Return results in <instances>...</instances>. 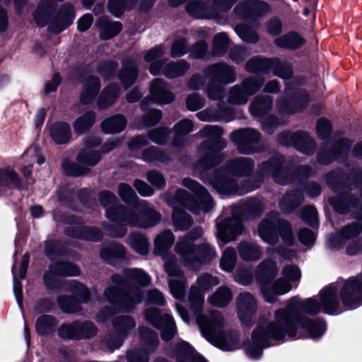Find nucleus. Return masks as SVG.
<instances>
[{
    "mask_svg": "<svg viewBox=\"0 0 362 362\" xmlns=\"http://www.w3.org/2000/svg\"><path fill=\"white\" fill-rule=\"evenodd\" d=\"M362 303V275L349 279L338 288L329 285L322 289L317 296L301 301L299 298H291L285 309L275 313V320L268 322L259 320L253 331L252 341L245 348L247 355L253 359L259 358L264 348L273 345L272 341L283 339L286 334L293 339L310 337L315 339L325 331L324 321L311 322L301 317L302 313L317 315L320 312L329 315L341 313L344 307L352 309Z\"/></svg>",
    "mask_w": 362,
    "mask_h": 362,
    "instance_id": "f257e3e1",
    "label": "nucleus"
},
{
    "mask_svg": "<svg viewBox=\"0 0 362 362\" xmlns=\"http://www.w3.org/2000/svg\"><path fill=\"white\" fill-rule=\"evenodd\" d=\"M218 277L204 274L197 278V285L191 287L189 295L190 309L197 315V322L203 336L212 344L223 351H232L238 346V336L234 333L222 332L223 318L218 311H212L209 316L198 315L202 310L204 298L203 292L218 285Z\"/></svg>",
    "mask_w": 362,
    "mask_h": 362,
    "instance_id": "f03ea898",
    "label": "nucleus"
},
{
    "mask_svg": "<svg viewBox=\"0 0 362 362\" xmlns=\"http://www.w3.org/2000/svg\"><path fill=\"white\" fill-rule=\"evenodd\" d=\"M112 281L114 285L106 288L103 297L98 299L100 304L107 302L110 305V307L105 306L99 311L96 317L98 322H105L113 313L132 311L136 305L142 300V294L139 288L132 289L127 293H122L121 287L123 286V279L119 275H113Z\"/></svg>",
    "mask_w": 362,
    "mask_h": 362,
    "instance_id": "7ed1b4c3",
    "label": "nucleus"
},
{
    "mask_svg": "<svg viewBox=\"0 0 362 362\" xmlns=\"http://www.w3.org/2000/svg\"><path fill=\"white\" fill-rule=\"evenodd\" d=\"M263 211L262 205H230L225 207L216 223L218 238L224 243L235 240L243 233V221L257 218Z\"/></svg>",
    "mask_w": 362,
    "mask_h": 362,
    "instance_id": "20e7f679",
    "label": "nucleus"
},
{
    "mask_svg": "<svg viewBox=\"0 0 362 362\" xmlns=\"http://www.w3.org/2000/svg\"><path fill=\"white\" fill-rule=\"evenodd\" d=\"M107 218L110 221H122L139 228H150L158 224L160 215L146 205H105Z\"/></svg>",
    "mask_w": 362,
    "mask_h": 362,
    "instance_id": "39448f33",
    "label": "nucleus"
},
{
    "mask_svg": "<svg viewBox=\"0 0 362 362\" xmlns=\"http://www.w3.org/2000/svg\"><path fill=\"white\" fill-rule=\"evenodd\" d=\"M202 234V230L197 228L192 234L181 238L175 246L176 252L185 265L191 269H196L200 264L207 262L216 256V250L209 244L194 245V241Z\"/></svg>",
    "mask_w": 362,
    "mask_h": 362,
    "instance_id": "423d86ee",
    "label": "nucleus"
},
{
    "mask_svg": "<svg viewBox=\"0 0 362 362\" xmlns=\"http://www.w3.org/2000/svg\"><path fill=\"white\" fill-rule=\"evenodd\" d=\"M258 232L263 241L269 245H276L279 235L283 242L291 246L294 243V236L291 225L285 220L281 219L277 213L272 212L267 215L259 226Z\"/></svg>",
    "mask_w": 362,
    "mask_h": 362,
    "instance_id": "0eeeda50",
    "label": "nucleus"
},
{
    "mask_svg": "<svg viewBox=\"0 0 362 362\" xmlns=\"http://www.w3.org/2000/svg\"><path fill=\"white\" fill-rule=\"evenodd\" d=\"M165 53L166 48L163 45L156 46L146 53L144 59L150 63L149 71L151 74H163L169 78H173L182 76L188 71L189 66L183 60L165 64Z\"/></svg>",
    "mask_w": 362,
    "mask_h": 362,
    "instance_id": "6e6552de",
    "label": "nucleus"
},
{
    "mask_svg": "<svg viewBox=\"0 0 362 362\" xmlns=\"http://www.w3.org/2000/svg\"><path fill=\"white\" fill-rule=\"evenodd\" d=\"M204 74L210 79L207 86V94L209 98L213 100H218L223 97L221 83H230L235 78L234 71L223 63L209 66L205 70Z\"/></svg>",
    "mask_w": 362,
    "mask_h": 362,
    "instance_id": "1a4fd4ad",
    "label": "nucleus"
},
{
    "mask_svg": "<svg viewBox=\"0 0 362 362\" xmlns=\"http://www.w3.org/2000/svg\"><path fill=\"white\" fill-rule=\"evenodd\" d=\"M361 230V226L356 223L344 226L340 233L329 238L328 247L332 250H339L346 247L348 255H356L362 250V245L358 240H354Z\"/></svg>",
    "mask_w": 362,
    "mask_h": 362,
    "instance_id": "9d476101",
    "label": "nucleus"
},
{
    "mask_svg": "<svg viewBox=\"0 0 362 362\" xmlns=\"http://www.w3.org/2000/svg\"><path fill=\"white\" fill-rule=\"evenodd\" d=\"M235 0H193L187 6V12L196 18H215L229 9Z\"/></svg>",
    "mask_w": 362,
    "mask_h": 362,
    "instance_id": "9b49d317",
    "label": "nucleus"
},
{
    "mask_svg": "<svg viewBox=\"0 0 362 362\" xmlns=\"http://www.w3.org/2000/svg\"><path fill=\"white\" fill-rule=\"evenodd\" d=\"M164 269L169 276V287L172 295L177 299L185 296L187 286L183 272L177 263L176 257L173 255H163Z\"/></svg>",
    "mask_w": 362,
    "mask_h": 362,
    "instance_id": "f8f14e48",
    "label": "nucleus"
},
{
    "mask_svg": "<svg viewBox=\"0 0 362 362\" xmlns=\"http://www.w3.org/2000/svg\"><path fill=\"white\" fill-rule=\"evenodd\" d=\"M144 317L154 327L161 330V337L165 341L170 340L176 332L175 324L169 315H161L156 308H148Z\"/></svg>",
    "mask_w": 362,
    "mask_h": 362,
    "instance_id": "ddd939ff",
    "label": "nucleus"
},
{
    "mask_svg": "<svg viewBox=\"0 0 362 362\" xmlns=\"http://www.w3.org/2000/svg\"><path fill=\"white\" fill-rule=\"evenodd\" d=\"M267 69H272L275 75L284 78L292 74L291 67L279 59L267 60L255 58L246 64V69L250 72L265 71Z\"/></svg>",
    "mask_w": 362,
    "mask_h": 362,
    "instance_id": "4468645a",
    "label": "nucleus"
},
{
    "mask_svg": "<svg viewBox=\"0 0 362 362\" xmlns=\"http://www.w3.org/2000/svg\"><path fill=\"white\" fill-rule=\"evenodd\" d=\"M263 84V79L260 76L250 78L243 83V88L234 86L228 98L229 103L236 105L245 104L247 101L248 95L256 93Z\"/></svg>",
    "mask_w": 362,
    "mask_h": 362,
    "instance_id": "2eb2a0df",
    "label": "nucleus"
},
{
    "mask_svg": "<svg viewBox=\"0 0 362 362\" xmlns=\"http://www.w3.org/2000/svg\"><path fill=\"white\" fill-rule=\"evenodd\" d=\"M238 315L242 324L250 326L257 310V300L250 293H242L236 299Z\"/></svg>",
    "mask_w": 362,
    "mask_h": 362,
    "instance_id": "dca6fc26",
    "label": "nucleus"
},
{
    "mask_svg": "<svg viewBox=\"0 0 362 362\" xmlns=\"http://www.w3.org/2000/svg\"><path fill=\"white\" fill-rule=\"evenodd\" d=\"M76 284V291L74 292V298L67 296H61L58 303L61 309L67 313H75L80 310L79 303L88 301L90 293L82 284Z\"/></svg>",
    "mask_w": 362,
    "mask_h": 362,
    "instance_id": "f3484780",
    "label": "nucleus"
},
{
    "mask_svg": "<svg viewBox=\"0 0 362 362\" xmlns=\"http://www.w3.org/2000/svg\"><path fill=\"white\" fill-rule=\"evenodd\" d=\"M78 273V269L71 263H56L51 265L49 270L45 272L44 275L45 284L49 288H54L57 286L59 276H76Z\"/></svg>",
    "mask_w": 362,
    "mask_h": 362,
    "instance_id": "a211bd4d",
    "label": "nucleus"
},
{
    "mask_svg": "<svg viewBox=\"0 0 362 362\" xmlns=\"http://www.w3.org/2000/svg\"><path fill=\"white\" fill-rule=\"evenodd\" d=\"M232 141L237 145L242 153H251L255 151L254 145L259 139V134L252 129H245L233 132Z\"/></svg>",
    "mask_w": 362,
    "mask_h": 362,
    "instance_id": "6ab92c4d",
    "label": "nucleus"
},
{
    "mask_svg": "<svg viewBox=\"0 0 362 362\" xmlns=\"http://www.w3.org/2000/svg\"><path fill=\"white\" fill-rule=\"evenodd\" d=\"M112 325L119 334V339L112 344L110 341L107 342V346L111 349H118L122 344L123 338L128 334L129 331L136 327V322L129 315H120L112 320Z\"/></svg>",
    "mask_w": 362,
    "mask_h": 362,
    "instance_id": "aec40b11",
    "label": "nucleus"
},
{
    "mask_svg": "<svg viewBox=\"0 0 362 362\" xmlns=\"http://www.w3.org/2000/svg\"><path fill=\"white\" fill-rule=\"evenodd\" d=\"M74 19V9L71 4H64L59 9L57 17L51 22L49 29L59 33L72 24Z\"/></svg>",
    "mask_w": 362,
    "mask_h": 362,
    "instance_id": "412c9836",
    "label": "nucleus"
},
{
    "mask_svg": "<svg viewBox=\"0 0 362 362\" xmlns=\"http://www.w3.org/2000/svg\"><path fill=\"white\" fill-rule=\"evenodd\" d=\"M149 100L157 104H166L174 100V95L163 80L156 78L151 84Z\"/></svg>",
    "mask_w": 362,
    "mask_h": 362,
    "instance_id": "4be33fe9",
    "label": "nucleus"
},
{
    "mask_svg": "<svg viewBox=\"0 0 362 362\" xmlns=\"http://www.w3.org/2000/svg\"><path fill=\"white\" fill-rule=\"evenodd\" d=\"M222 130L216 126H206L201 132L200 134L203 137H206L209 141L203 143L199 148L200 151H206L207 154L214 152L213 145L215 142L220 143L219 148H223L226 146V142L221 140Z\"/></svg>",
    "mask_w": 362,
    "mask_h": 362,
    "instance_id": "5701e85b",
    "label": "nucleus"
},
{
    "mask_svg": "<svg viewBox=\"0 0 362 362\" xmlns=\"http://www.w3.org/2000/svg\"><path fill=\"white\" fill-rule=\"evenodd\" d=\"M211 185L221 194H243L255 189L257 187H251L248 189H240L235 182L230 178L221 177L210 181Z\"/></svg>",
    "mask_w": 362,
    "mask_h": 362,
    "instance_id": "b1692460",
    "label": "nucleus"
},
{
    "mask_svg": "<svg viewBox=\"0 0 362 362\" xmlns=\"http://www.w3.org/2000/svg\"><path fill=\"white\" fill-rule=\"evenodd\" d=\"M21 178L10 166L0 168V195L11 189L21 187Z\"/></svg>",
    "mask_w": 362,
    "mask_h": 362,
    "instance_id": "393cba45",
    "label": "nucleus"
},
{
    "mask_svg": "<svg viewBox=\"0 0 362 362\" xmlns=\"http://www.w3.org/2000/svg\"><path fill=\"white\" fill-rule=\"evenodd\" d=\"M100 144V141L95 138L88 139L86 147L77 156L78 162L82 165L92 166L98 163L100 158L99 153L93 149Z\"/></svg>",
    "mask_w": 362,
    "mask_h": 362,
    "instance_id": "a878e982",
    "label": "nucleus"
},
{
    "mask_svg": "<svg viewBox=\"0 0 362 362\" xmlns=\"http://www.w3.org/2000/svg\"><path fill=\"white\" fill-rule=\"evenodd\" d=\"M49 134L52 139L58 144H64L71 140V130L70 125L64 122H58L49 128Z\"/></svg>",
    "mask_w": 362,
    "mask_h": 362,
    "instance_id": "bb28decb",
    "label": "nucleus"
},
{
    "mask_svg": "<svg viewBox=\"0 0 362 362\" xmlns=\"http://www.w3.org/2000/svg\"><path fill=\"white\" fill-rule=\"evenodd\" d=\"M269 10V6L263 1H248L235 8L238 15L247 18L252 16H259Z\"/></svg>",
    "mask_w": 362,
    "mask_h": 362,
    "instance_id": "cd10ccee",
    "label": "nucleus"
},
{
    "mask_svg": "<svg viewBox=\"0 0 362 362\" xmlns=\"http://www.w3.org/2000/svg\"><path fill=\"white\" fill-rule=\"evenodd\" d=\"M291 288V284L286 279L280 278L273 284L272 291L264 287L262 288V292L266 301L274 303L276 300L275 295H284L288 293Z\"/></svg>",
    "mask_w": 362,
    "mask_h": 362,
    "instance_id": "c85d7f7f",
    "label": "nucleus"
},
{
    "mask_svg": "<svg viewBox=\"0 0 362 362\" xmlns=\"http://www.w3.org/2000/svg\"><path fill=\"white\" fill-rule=\"evenodd\" d=\"M278 272L276 264L271 259L262 262L257 267L256 276L258 281L264 284L272 280Z\"/></svg>",
    "mask_w": 362,
    "mask_h": 362,
    "instance_id": "c756f323",
    "label": "nucleus"
},
{
    "mask_svg": "<svg viewBox=\"0 0 362 362\" xmlns=\"http://www.w3.org/2000/svg\"><path fill=\"white\" fill-rule=\"evenodd\" d=\"M233 293L227 286H220L208 298V302L213 306L224 308L227 306L233 299Z\"/></svg>",
    "mask_w": 362,
    "mask_h": 362,
    "instance_id": "7c9ffc66",
    "label": "nucleus"
},
{
    "mask_svg": "<svg viewBox=\"0 0 362 362\" xmlns=\"http://www.w3.org/2000/svg\"><path fill=\"white\" fill-rule=\"evenodd\" d=\"M100 89L99 81L97 78L90 76L83 82V90L81 94V102L83 104L90 103L95 97Z\"/></svg>",
    "mask_w": 362,
    "mask_h": 362,
    "instance_id": "2f4dec72",
    "label": "nucleus"
},
{
    "mask_svg": "<svg viewBox=\"0 0 362 362\" xmlns=\"http://www.w3.org/2000/svg\"><path fill=\"white\" fill-rule=\"evenodd\" d=\"M240 257L246 261L258 260L262 255V248L255 243L241 242L238 247Z\"/></svg>",
    "mask_w": 362,
    "mask_h": 362,
    "instance_id": "473e14b6",
    "label": "nucleus"
},
{
    "mask_svg": "<svg viewBox=\"0 0 362 362\" xmlns=\"http://www.w3.org/2000/svg\"><path fill=\"white\" fill-rule=\"evenodd\" d=\"M100 29V37L103 40H108L117 35L122 30L119 22H110L106 18H101L97 23Z\"/></svg>",
    "mask_w": 362,
    "mask_h": 362,
    "instance_id": "72a5a7b5",
    "label": "nucleus"
},
{
    "mask_svg": "<svg viewBox=\"0 0 362 362\" xmlns=\"http://www.w3.org/2000/svg\"><path fill=\"white\" fill-rule=\"evenodd\" d=\"M126 125L127 120L124 116L117 115L103 121L101 127L105 133L116 134L124 130Z\"/></svg>",
    "mask_w": 362,
    "mask_h": 362,
    "instance_id": "f704fd0d",
    "label": "nucleus"
},
{
    "mask_svg": "<svg viewBox=\"0 0 362 362\" xmlns=\"http://www.w3.org/2000/svg\"><path fill=\"white\" fill-rule=\"evenodd\" d=\"M304 39L296 33H290L275 40V44L279 47L294 49L302 46Z\"/></svg>",
    "mask_w": 362,
    "mask_h": 362,
    "instance_id": "c9c22d12",
    "label": "nucleus"
},
{
    "mask_svg": "<svg viewBox=\"0 0 362 362\" xmlns=\"http://www.w3.org/2000/svg\"><path fill=\"white\" fill-rule=\"evenodd\" d=\"M120 93L119 87L116 85H110L106 87L98 101V105L100 109H105L110 106L118 98Z\"/></svg>",
    "mask_w": 362,
    "mask_h": 362,
    "instance_id": "e433bc0d",
    "label": "nucleus"
},
{
    "mask_svg": "<svg viewBox=\"0 0 362 362\" xmlns=\"http://www.w3.org/2000/svg\"><path fill=\"white\" fill-rule=\"evenodd\" d=\"M174 240L175 238L171 231H163L155 239V252L158 255H163L172 246Z\"/></svg>",
    "mask_w": 362,
    "mask_h": 362,
    "instance_id": "4c0bfd02",
    "label": "nucleus"
},
{
    "mask_svg": "<svg viewBox=\"0 0 362 362\" xmlns=\"http://www.w3.org/2000/svg\"><path fill=\"white\" fill-rule=\"evenodd\" d=\"M95 114L88 111L78 117L73 123L74 131L77 134H82L88 131L95 122Z\"/></svg>",
    "mask_w": 362,
    "mask_h": 362,
    "instance_id": "58836bf2",
    "label": "nucleus"
},
{
    "mask_svg": "<svg viewBox=\"0 0 362 362\" xmlns=\"http://www.w3.org/2000/svg\"><path fill=\"white\" fill-rule=\"evenodd\" d=\"M182 184L200 197L202 204H211L213 202L211 196L197 182L190 178H185L182 180Z\"/></svg>",
    "mask_w": 362,
    "mask_h": 362,
    "instance_id": "ea45409f",
    "label": "nucleus"
},
{
    "mask_svg": "<svg viewBox=\"0 0 362 362\" xmlns=\"http://www.w3.org/2000/svg\"><path fill=\"white\" fill-rule=\"evenodd\" d=\"M254 168V163L249 158L240 157L232 160L230 169L235 175H246L249 174Z\"/></svg>",
    "mask_w": 362,
    "mask_h": 362,
    "instance_id": "a19ab883",
    "label": "nucleus"
},
{
    "mask_svg": "<svg viewBox=\"0 0 362 362\" xmlns=\"http://www.w3.org/2000/svg\"><path fill=\"white\" fill-rule=\"evenodd\" d=\"M177 362H206V361L195 354L187 343L183 342L180 346Z\"/></svg>",
    "mask_w": 362,
    "mask_h": 362,
    "instance_id": "79ce46f5",
    "label": "nucleus"
},
{
    "mask_svg": "<svg viewBox=\"0 0 362 362\" xmlns=\"http://www.w3.org/2000/svg\"><path fill=\"white\" fill-rule=\"evenodd\" d=\"M57 324L56 320L52 316L42 315L36 321V331L40 335H47L54 330Z\"/></svg>",
    "mask_w": 362,
    "mask_h": 362,
    "instance_id": "37998d69",
    "label": "nucleus"
},
{
    "mask_svg": "<svg viewBox=\"0 0 362 362\" xmlns=\"http://www.w3.org/2000/svg\"><path fill=\"white\" fill-rule=\"evenodd\" d=\"M293 141L296 143V148L304 153H310L314 150V143L313 139L307 133L299 132L293 136Z\"/></svg>",
    "mask_w": 362,
    "mask_h": 362,
    "instance_id": "c03bdc74",
    "label": "nucleus"
},
{
    "mask_svg": "<svg viewBox=\"0 0 362 362\" xmlns=\"http://www.w3.org/2000/svg\"><path fill=\"white\" fill-rule=\"evenodd\" d=\"M173 222L177 230H185L192 226V220L184 210L176 208L173 213Z\"/></svg>",
    "mask_w": 362,
    "mask_h": 362,
    "instance_id": "a18cd8bd",
    "label": "nucleus"
},
{
    "mask_svg": "<svg viewBox=\"0 0 362 362\" xmlns=\"http://www.w3.org/2000/svg\"><path fill=\"white\" fill-rule=\"evenodd\" d=\"M237 255L235 250L232 247L226 248L221 259V267L226 272H230L233 270L236 264Z\"/></svg>",
    "mask_w": 362,
    "mask_h": 362,
    "instance_id": "49530a36",
    "label": "nucleus"
},
{
    "mask_svg": "<svg viewBox=\"0 0 362 362\" xmlns=\"http://www.w3.org/2000/svg\"><path fill=\"white\" fill-rule=\"evenodd\" d=\"M262 171L270 173L274 180L281 185H285L287 182L281 180L279 175L282 173L281 165L277 159H272L262 165Z\"/></svg>",
    "mask_w": 362,
    "mask_h": 362,
    "instance_id": "de8ad7c7",
    "label": "nucleus"
},
{
    "mask_svg": "<svg viewBox=\"0 0 362 362\" xmlns=\"http://www.w3.org/2000/svg\"><path fill=\"white\" fill-rule=\"evenodd\" d=\"M270 97L256 98L250 106V112L254 115H261L272 107Z\"/></svg>",
    "mask_w": 362,
    "mask_h": 362,
    "instance_id": "09e8293b",
    "label": "nucleus"
},
{
    "mask_svg": "<svg viewBox=\"0 0 362 362\" xmlns=\"http://www.w3.org/2000/svg\"><path fill=\"white\" fill-rule=\"evenodd\" d=\"M77 339H87L95 336L97 333V328L91 322L76 321Z\"/></svg>",
    "mask_w": 362,
    "mask_h": 362,
    "instance_id": "8fccbe9b",
    "label": "nucleus"
},
{
    "mask_svg": "<svg viewBox=\"0 0 362 362\" xmlns=\"http://www.w3.org/2000/svg\"><path fill=\"white\" fill-rule=\"evenodd\" d=\"M52 6L50 0H42L34 13V18L36 23L40 26H43L47 21V14L49 9Z\"/></svg>",
    "mask_w": 362,
    "mask_h": 362,
    "instance_id": "3c124183",
    "label": "nucleus"
},
{
    "mask_svg": "<svg viewBox=\"0 0 362 362\" xmlns=\"http://www.w3.org/2000/svg\"><path fill=\"white\" fill-rule=\"evenodd\" d=\"M129 245L132 248L141 255H146L148 251V244L141 234H132L129 238Z\"/></svg>",
    "mask_w": 362,
    "mask_h": 362,
    "instance_id": "603ef678",
    "label": "nucleus"
},
{
    "mask_svg": "<svg viewBox=\"0 0 362 362\" xmlns=\"http://www.w3.org/2000/svg\"><path fill=\"white\" fill-rule=\"evenodd\" d=\"M134 0H110L109 11L116 17H119L126 8L133 6Z\"/></svg>",
    "mask_w": 362,
    "mask_h": 362,
    "instance_id": "864d4df0",
    "label": "nucleus"
},
{
    "mask_svg": "<svg viewBox=\"0 0 362 362\" xmlns=\"http://www.w3.org/2000/svg\"><path fill=\"white\" fill-rule=\"evenodd\" d=\"M137 78V71L133 64L125 66L122 70L119 78L125 88L131 86Z\"/></svg>",
    "mask_w": 362,
    "mask_h": 362,
    "instance_id": "5fc2aeb1",
    "label": "nucleus"
},
{
    "mask_svg": "<svg viewBox=\"0 0 362 362\" xmlns=\"http://www.w3.org/2000/svg\"><path fill=\"white\" fill-rule=\"evenodd\" d=\"M125 275L132 281L137 282L141 285L146 286L150 283V276L139 269H129L125 271Z\"/></svg>",
    "mask_w": 362,
    "mask_h": 362,
    "instance_id": "6e6d98bb",
    "label": "nucleus"
},
{
    "mask_svg": "<svg viewBox=\"0 0 362 362\" xmlns=\"http://www.w3.org/2000/svg\"><path fill=\"white\" fill-rule=\"evenodd\" d=\"M81 163H74L68 160H64L62 163L64 172L71 176L77 177L85 175L88 173V169L86 167H82Z\"/></svg>",
    "mask_w": 362,
    "mask_h": 362,
    "instance_id": "4d7b16f0",
    "label": "nucleus"
},
{
    "mask_svg": "<svg viewBox=\"0 0 362 362\" xmlns=\"http://www.w3.org/2000/svg\"><path fill=\"white\" fill-rule=\"evenodd\" d=\"M23 160L25 163H30L36 161L39 165L44 163L45 159L40 152V149L36 146H31L23 154Z\"/></svg>",
    "mask_w": 362,
    "mask_h": 362,
    "instance_id": "13d9d810",
    "label": "nucleus"
},
{
    "mask_svg": "<svg viewBox=\"0 0 362 362\" xmlns=\"http://www.w3.org/2000/svg\"><path fill=\"white\" fill-rule=\"evenodd\" d=\"M228 39L226 33H221L214 37L213 52L215 55L223 54L228 47Z\"/></svg>",
    "mask_w": 362,
    "mask_h": 362,
    "instance_id": "bf43d9fd",
    "label": "nucleus"
},
{
    "mask_svg": "<svg viewBox=\"0 0 362 362\" xmlns=\"http://www.w3.org/2000/svg\"><path fill=\"white\" fill-rule=\"evenodd\" d=\"M235 32L245 42L254 43L258 40V36L256 33L244 25H237L235 28Z\"/></svg>",
    "mask_w": 362,
    "mask_h": 362,
    "instance_id": "052dcab7",
    "label": "nucleus"
},
{
    "mask_svg": "<svg viewBox=\"0 0 362 362\" xmlns=\"http://www.w3.org/2000/svg\"><path fill=\"white\" fill-rule=\"evenodd\" d=\"M76 321L71 324L62 325L58 329L59 336L64 339H77Z\"/></svg>",
    "mask_w": 362,
    "mask_h": 362,
    "instance_id": "680f3d73",
    "label": "nucleus"
},
{
    "mask_svg": "<svg viewBox=\"0 0 362 362\" xmlns=\"http://www.w3.org/2000/svg\"><path fill=\"white\" fill-rule=\"evenodd\" d=\"M123 252V246L112 243L110 247H105L100 251V257L106 261H110L112 257L122 255Z\"/></svg>",
    "mask_w": 362,
    "mask_h": 362,
    "instance_id": "e2e57ef3",
    "label": "nucleus"
},
{
    "mask_svg": "<svg viewBox=\"0 0 362 362\" xmlns=\"http://www.w3.org/2000/svg\"><path fill=\"white\" fill-rule=\"evenodd\" d=\"M139 332L142 340L148 344L151 349H153L156 346L158 339L154 332L146 327H141Z\"/></svg>",
    "mask_w": 362,
    "mask_h": 362,
    "instance_id": "0e129e2a",
    "label": "nucleus"
},
{
    "mask_svg": "<svg viewBox=\"0 0 362 362\" xmlns=\"http://www.w3.org/2000/svg\"><path fill=\"white\" fill-rule=\"evenodd\" d=\"M67 233L73 237L83 238L91 241H97L101 238L100 231L95 228H86L83 230V232L80 234L78 233H69L68 231Z\"/></svg>",
    "mask_w": 362,
    "mask_h": 362,
    "instance_id": "69168bd1",
    "label": "nucleus"
},
{
    "mask_svg": "<svg viewBox=\"0 0 362 362\" xmlns=\"http://www.w3.org/2000/svg\"><path fill=\"white\" fill-rule=\"evenodd\" d=\"M282 274L286 281L296 282L300 279L301 273L298 267L294 265H287L283 268Z\"/></svg>",
    "mask_w": 362,
    "mask_h": 362,
    "instance_id": "338daca9",
    "label": "nucleus"
},
{
    "mask_svg": "<svg viewBox=\"0 0 362 362\" xmlns=\"http://www.w3.org/2000/svg\"><path fill=\"white\" fill-rule=\"evenodd\" d=\"M302 219L309 225L314 226L317 223V212L313 205H308L302 213Z\"/></svg>",
    "mask_w": 362,
    "mask_h": 362,
    "instance_id": "774afa93",
    "label": "nucleus"
}]
</instances>
